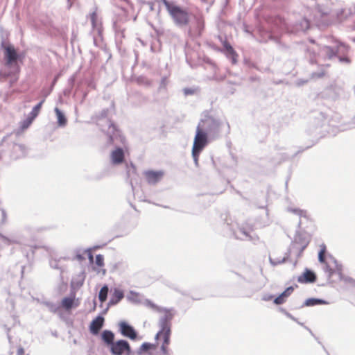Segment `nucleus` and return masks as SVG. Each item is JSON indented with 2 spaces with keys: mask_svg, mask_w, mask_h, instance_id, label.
Listing matches in <instances>:
<instances>
[{
  "mask_svg": "<svg viewBox=\"0 0 355 355\" xmlns=\"http://www.w3.org/2000/svg\"><path fill=\"white\" fill-rule=\"evenodd\" d=\"M130 165H131V167L132 168V169L135 170V165L132 163H131Z\"/></svg>",
  "mask_w": 355,
  "mask_h": 355,
  "instance_id": "09e8293b",
  "label": "nucleus"
},
{
  "mask_svg": "<svg viewBox=\"0 0 355 355\" xmlns=\"http://www.w3.org/2000/svg\"><path fill=\"white\" fill-rule=\"evenodd\" d=\"M50 266L52 268L54 269H60V267L58 266V262L57 260H52L50 261Z\"/></svg>",
  "mask_w": 355,
  "mask_h": 355,
  "instance_id": "72a5a7b5",
  "label": "nucleus"
},
{
  "mask_svg": "<svg viewBox=\"0 0 355 355\" xmlns=\"http://www.w3.org/2000/svg\"><path fill=\"white\" fill-rule=\"evenodd\" d=\"M223 46L226 51V52L230 55L232 58L233 62L235 63L236 60V58L238 56L236 52L234 51L231 44L227 41L224 40L223 42Z\"/></svg>",
  "mask_w": 355,
  "mask_h": 355,
  "instance_id": "6ab92c4d",
  "label": "nucleus"
},
{
  "mask_svg": "<svg viewBox=\"0 0 355 355\" xmlns=\"http://www.w3.org/2000/svg\"><path fill=\"white\" fill-rule=\"evenodd\" d=\"M4 327H5V329H6V331H7L8 339L9 341H10L11 340V336L9 334L10 328L8 327L6 325H5Z\"/></svg>",
  "mask_w": 355,
  "mask_h": 355,
  "instance_id": "a19ab883",
  "label": "nucleus"
},
{
  "mask_svg": "<svg viewBox=\"0 0 355 355\" xmlns=\"http://www.w3.org/2000/svg\"><path fill=\"white\" fill-rule=\"evenodd\" d=\"M123 297V291L119 288H115L108 302V306H113L117 304Z\"/></svg>",
  "mask_w": 355,
  "mask_h": 355,
  "instance_id": "dca6fc26",
  "label": "nucleus"
},
{
  "mask_svg": "<svg viewBox=\"0 0 355 355\" xmlns=\"http://www.w3.org/2000/svg\"><path fill=\"white\" fill-rule=\"evenodd\" d=\"M54 111L56 114L57 123L58 126L64 127L67 123V119L64 114L58 107H55Z\"/></svg>",
  "mask_w": 355,
  "mask_h": 355,
  "instance_id": "f3484780",
  "label": "nucleus"
},
{
  "mask_svg": "<svg viewBox=\"0 0 355 355\" xmlns=\"http://www.w3.org/2000/svg\"><path fill=\"white\" fill-rule=\"evenodd\" d=\"M184 92L186 95H191L194 94L195 90L192 89H184Z\"/></svg>",
  "mask_w": 355,
  "mask_h": 355,
  "instance_id": "c9c22d12",
  "label": "nucleus"
},
{
  "mask_svg": "<svg viewBox=\"0 0 355 355\" xmlns=\"http://www.w3.org/2000/svg\"><path fill=\"white\" fill-rule=\"evenodd\" d=\"M125 153L121 147H116L110 153V162L112 165L117 166L123 163Z\"/></svg>",
  "mask_w": 355,
  "mask_h": 355,
  "instance_id": "1a4fd4ad",
  "label": "nucleus"
},
{
  "mask_svg": "<svg viewBox=\"0 0 355 355\" xmlns=\"http://www.w3.org/2000/svg\"><path fill=\"white\" fill-rule=\"evenodd\" d=\"M108 292V286L107 284L103 285L98 293V300L101 303H103L107 300Z\"/></svg>",
  "mask_w": 355,
  "mask_h": 355,
  "instance_id": "aec40b11",
  "label": "nucleus"
},
{
  "mask_svg": "<svg viewBox=\"0 0 355 355\" xmlns=\"http://www.w3.org/2000/svg\"><path fill=\"white\" fill-rule=\"evenodd\" d=\"M52 87H50L49 89H43L41 92L42 98L46 99V98L52 92Z\"/></svg>",
  "mask_w": 355,
  "mask_h": 355,
  "instance_id": "c756f323",
  "label": "nucleus"
},
{
  "mask_svg": "<svg viewBox=\"0 0 355 355\" xmlns=\"http://www.w3.org/2000/svg\"><path fill=\"white\" fill-rule=\"evenodd\" d=\"M96 17H97V15H96V11H94L93 12H92L90 14V19H91V22L93 26H95Z\"/></svg>",
  "mask_w": 355,
  "mask_h": 355,
  "instance_id": "473e14b6",
  "label": "nucleus"
},
{
  "mask_svg": "<svg viewBox=\"0 0 355 355\" xmlns=\"http://www.w3.org/2000/svg\"><path fill=\"white\" fill-rule=\"evenodd\" d=\"M170 15L173 19L174 22L178 24V6L174 5L168 0H161Z\"/></svg>",
  "mask_w": 355,
  "mask_h": 355,
  "instance_id": "ddd939ff",
  "label": "nucleus"
},
{
  "mask_svg": "<svg viewBox=\"0 0 355 355\" xmlns=\"http://www.w3.org/2000/svg\"><path fill=\"white\" fill-rule=\"evenodd\" d=\"M2 238L4 241H8V239L4 236H2Z\"/></svg>",
  "mask_w": 355,
  "mask_h": 355,
  "instance_id": "de8ad7c7",
  "label": "nucleus"
},
{
  "mask_svg": "<svg viewBox=\"0 0 355 355\" xmlns=\"http://www.w3.org/2000/svg\"><path fill=\"white\" fill-rule=\"evenodd\" d=\"M107 113V109L103 110L97 116L96 124L101 130L106 134L108 142L113 144L118 137H120V132L115 124L108 119Z\"/></svg>",
  "mask_w": 355,
  "mask_h": 355,
  "instance_id": "f03ea898",
  "label": "nucleus"
},
{
  "mask_svg": "<svg viewBox=\"0 0 355 355\" xmlns=\"http://www.w3.org/2000/svg\"><path fill=\"white\" fill-rule=\"evenodd\" d=\"M154 347L155 345L153 344H151L150 343H144L138 349V352L141 354L142 353L148 352V350Z\"/></svg>",
  "mask_w": 355,
  "mask_h": 355,
  "instance_id": "a878e982",
  "label": "nucleus"
},
{
  "mask_svg": "<svg viewBox=\"0 0 355 355\" xmlns=\"http://www.w3.org/2000/svg\"><path fill=\"white\" fill-rule=\"evenodd\" d=\"M8 139V136L4 137L1 142L0 143V159L2 157L3 151L4 150V147H6V144H8L7 141Z\"/></svg>",
  "mask_w": 355,
  "mask_h": 355,
  "instance_id": "cd10ccee",
  "label": "nucleus"
},
{
  "mask_svg": "<svg viewBox=\"0 0 355 355\" xmlns=\"http://www.w3.org/2000/svg\"><path fill=\"white\" fill-rule=\"evenodd\" d=\"M75 81V78L74 76H72L69 79V84H71V85H73V83Z\"/></svg>",
  "mask_w": 355,
  "mask_h": 355,
  "instance_id": "37998d69",
  "label": "nucleus"
},
{
  "mask_svg": "<svg viewBox=\"0 0 355 355\" xmlns=\"http://www.w3.org/2000/svg\"><path fill=\"white\" fill-rule=\"evenodd\" d=\"M130 349V343L123 339L114 341L111 346L110 350L112 355H126V353Z\"/></svg>",
  "mask_w": 355,
  "mask_h": 355,
  "instance_id": "423d86ee",
  "label": "nucleus"
},
{
  "mask_svg": "<svg viewBox=\"0 0 355 355\" xmlns=\"http://www.w3.org/2000/svg\"><path fill=\"white\" fill-rule=\"evenodd\" d=\"M58 77H59V76H55V77L54 78V79H53V82H52V83H51V87H52V89H53V87H54V85H55V83H56V82H57V80H58Z\"/></svg>",
  "mask_w": 355,
  "mask_h": 355,
  "instance_id": "79ce46f5",
  "label": "nucleus"
},
{
  "mask_svg": "<svg viewBox=\"0 0 355 355\" xmlns=\"http://www.w3.org/2000/svg\"><path fill=\"white\" fill-rule=\"evenodd\" d=\"M104 318L101 315H98L90 323L89 331L93 335H98L100 330L102 329L104 324Z\"/></svg>",
  "mask_w": 355,
  "mask_h": 355,
  "instance_id": "9b49d317",
  "label": "nucleus"
},
{
  "mask_svg": "<svg viewBox=\"0 0 355 355\" xmlns=\"http://www.w3.org/2000/svg\"><path fill=\"white\" fill-rule=\"evenodd\" d=\"M27 154L26 147L23 144L13 143L10 157L13 159H19L26 156Z\"/></svg>",
  "mask_w": 355,
  "mask_h": 355,
  "instance_id": "9d476101",
  "label": "nucleus"
},
{
  "mask_svg": "<svg viewBox=\"0 0 355 355\" xmlns=\"http://www.w3.org/2000/svg\"><path fill=\"white\" fill-rule=\"evenodd\" d=\"M161 350L164 354H167L166 345H164V343H162V347H161Z\"/></svg>",
  "mask_w": 355,
  "mask_h": 355,
  "instance_id": "ea45409f",
  "label": "nucleus"
},
{
  "mask_svg": "<svg viewBox=\"0 0 355 355\" xmlns=\"http://www.w3.org/2000/svg\"><path fill=\"white\" fill-rule=\"evenodd\" d=\"M7 220V214L4 209H1V223H5Z\"/></svg>",
  "mask_w": 355,
  "mask_h": 355,
  "instance_id": "f704fd0d",
  "label": "nucleus"
},
{
  "mask_svg": "<svg viewBox=\"0 0 355 355\" xmlns=\"http://www.w3.org/2000/svg\"><path fill=\"white\" fill-rule=\"evenodd\" d=\"M293 288L292 286L288 287L283 293H282L278 297L274 300V303L277 305H280L285 303L287 298L293 292Z\"/></svg>",
  "mask_w": 355,
  "mask_h": 355,
  "instance_id": "4468645a",
  "label": "nucleus"
},
{
  "mask_svg": "<svg viewBox=\"0 0 355 355\" xmlns=\"http://www.w3.org/2000/svg\"><path fill=\"white\" fill-rule=\"evenodd\" d=\"M114 334L110 330L105 329L103 330L101 333L102 340L109 347L114 342Z\"/></svg>",
  "mask_w": 355,
  "mask_h": 355,
  "instance_id": "2eb2a0df",
  "label": "nucleus"
},
{
  "mask_svg": "<svg viewBox=\"0 0 355 355\" xmlns=\"http://www.w3.org/2000/svg\"><path fill=\"white\" fill-rule=\"evenodd\" d=\"M146 303L149 306L157 311L159 313L164 312V315L159 318V326L160 330L155 335V339L158 340L161 336H163V343H164V345H167L169 343L170 322L173 318V315L168 310L159 307L148 300H146Z\"/></svg>",
  "mask_w": 355,
  "mask_h": 355,
  "instance_id": "f257e3e1",
  "label": "nucleus"
},
{
  "mask_svg": "<svg viewBox=\"0 0 355 355\" xmlns=\"http://www.w3.org/2000/svg\"><path fill=\"white\" fill-rule=\"evenodd\" d=\"M68 1V3H69V6H68V8H70L72 6V3L70 2V0H67Z\"/></svg>",
  "mask_w": 355,
  "mask_h": 355,
  "instance_id": "49530a36",
  "label": "nucleus"
},
{
  "mask_svg": "<svg viewBox=\"0 0 355 355\" xmlns=\"http://www.w3.org/2000/svg\"><path fill=\"white\" fill-rule=\"evenodd\" d=\"M87 251L88 252V259H89V260L90 261H93L94 257H93L92 253L91 252L89 249L87 250Z\"/></svg>",
  "mask_w": 355,
  "mask_h": 355,
  "instance_id": "58836bf2",
  "label": "nucleus"
},
{
  "mask_svg": "<svg viewBox=\"0 0 355 355\" xmlns=\"http://www.w3.org/2000/svg\"><path fill=\"white\" fill-rule=\"evenodd\" d=\"M157 206H160V205H158V204H157ZM161 206H162V207H164V208H168V207H167V206H162V205H161Z\"/></svg>",
  "mask_w": 355,
  "mask_h": 355,
  "instance_id": "8fccbe9b",
  "label": "nucleus"
},
{
  "mask_svg": "<svg viewBox=\"0 0 355 355\" xmlns=\"http://www.w3.org/2000/svg\"><path fill=\"white\" fill-rule=\"evenodd\" d=\"M24 349L22 347H19L17 351V355H24Z\"/></svg>",
  "mask_w": 355,
  "mask_h": 355,
  "instance_id": "4c0bfd02",
  "label": "nucleus"
},
{
  "mask_svg": "<svg viewBox=\"0 0 355 355\" xmlns=\"http://www.w3.org/2000/svg\"><path fill=\"white\" fill-rule=\"evenodd\" d=\"M26 355H30V354H27Z\"/></svg>",
  "mask_w": 355,
  "mask_h": 355,
  "instance_id": "3c124183",
  "label": "nucleus"
},
{
  "mask_svg": "<svg viewBox=\"0 0 355 355\" xmlns=\"http://www.w3.org/2000/svg\"><path fill=\"white\" fill-rule=\"evenodd\" d=\"M318 260L323 265L324 270L331 276L337 268V261L330 254H327V247L324 244L320 245Z\"/></svg>",
  "mask_w": 355,
  "mask_h": 355,
  "instance_id": "39448f33",
  "label": "nucleus"
},
{
  "mask_svg": "<svg viewBox=\"0 0 355 355\" xmlns=\"http://www.w3.org/2000/svg\"><path fill=\"white\" fill-rule=\"evenodd\" d=\"M76 257L78 260H82L83 259V257L81 255V254H77L76 255Z\"/></svg>",
  "mask_w": 355,
  "mask_h": 355,
  "instance_id": "c03bdc74",
  "label": "nucleus"
},
{
  "mask_svg": "<svg viewBox=\"0 0 355 355\" xmlns=\"http://www.w3.org/2000/svg\"><path fill=\"white\" fill-rule=\"evenodd\" d=\"M44 103V98H42L40 102H39L36 105H35L31 112L29 113V115L33 118H36L42 108L43 103Z\"/></svg>",
  "mask_w": 355,
  "mask_h": 355,
  "instance_id": "393cba45",
  "label": "nucleus"
},
{
  "mask_svg": "<svg viewBox=\"0 0 355 355\" xmlns=\"http://www.w3.org/2000/svg\"><path fill=\"white\" fill-rule=\"evenodd\" d=\"M127 300L131 302L138 304L141 302L140 295L134 291H130L126 296Z\"/></svg>",
  "mask_w": 355,
  "mask_h": 355,
  "instance_id": "412c9836",
  "label": "nucleus"
},
{
  "mask_svg": "<svg viewBox=\"0 0 355 355\" xmlns=\"http://www.w3.org/2000/svg\"><path fill=\"white\" fill-rule=\"evenodd\" d=\"M315 280L316 276L314 272L307 269L297 278L298 282L302 284L312 283Z\"/></svg>",
  "mask_w": 355,
  "mask_h": 355,
  "instance_id": "f8f14e48",
  "label": "nucleus"
},
{
  "mask_svg": "<svg viewBox=\"0 0 355 355\" xmlns=\"http://www.w3.org/2000/svg\"><path fill=\"white\" fill-rule=\"evenodd\" d=\"M34 119H35V118L31 117V116L28 114L27 118L21 122V128L22 129L28 128L30 126V125L33 123Z\"/></svg>",
  "mask_w": 355,
  "mask_h": 355,
  "instance_id": "bb28decb",
  "label": "nucleus"
},
{
  "mask_svg": "<svg viewBox=\"0 0 355 355\" xmlns=\"http://www.w3.org/2000/svg\"><path fill=\"white\" fill-rule=\"evenodd\" d=\"M167 85V78L166 77H164L160 83L159 90L161 92L162 89H164L166 88V86Z\"/></svg>",
  "mask_w": 355,
  "mask_h": 355,
  "instance_id": "7c9ffc66",
  "label": "nucleus"
},
{
  "mask_svg": "<svg viewBox=\"0 0 355 355\" xmlns=\"http://www.w3.org/2000/svg\"><path fill=\"white\" fill-rule=\"evenodd\" d=\"M126 355H141L140 353H139L138 350L137 352L132 351L130 348L128 353H126Z\"/></svg>",
  "mask_w": 355,
  "mask_h": 355,
  "instance_id": "e433bc0d",
  "label": "nucleus"
},
{
  "mask_svg": "<svg viewBox=\"0 0 355 355\" xmlns=\"http://www.w3.org/2000/svg\"><path fill=\"white\" fill-rule=\"evenodd\" d=\"M324 51L327 54L329 55V56L335 55V52L334 51V50L329 46H324Z\"/></svg>",
  "mask_w": 355,
  "mask_h": 355,
  "instance_id": "2f4dec72",
  "label": "nucleus"
},
{
  "mask_svg": "<svg viewBox=\"0 0 355 355\" xmlns=\"http://www.w3.org/2000/svg\"><path fill=\"white\" fill-rule=\"evenodd\" d=\"M325 300L320 299L310 298L305 301L304 304L307 306H312L318 304H327Z\"/></svg>",
  "mask_w": 355,
  "mask_h": 355,
  "instance_id": "b1692460",
  "label": "nucleus"
},
{
  "mask_svg": "<svg viewBox=\"0 0 355 355\" xmlns=\"http://www.w3.org/2000/svg\"><path fill=\"white\" fill-rule=\"evenodd\" d=\"M272 298V296H269L267 297H264L263 300L266 301L270 300Z\"/></svg>",
  "mask_w": 355,
  "mask_h": 355,
  "instance_id": "a18cd8bd",
  "label": "nucleus"
},
{
  "mask_svg": "<svg viewBox=\"0 0 355 355\" xmlns=\"http://www.w3.org/2000/svg\"><path fill=\"white\" fill-rule=\"evenodd\" d=\"M1 47L4 50L5 66L10 69V72L5 74V76L15 75L19 71L18 61L21 60V55L17 52L12 44H6L4 41L1 42Z\"/></svg>",
  "mask_w": 355,
  "mask_h": 355,
  "instance_id": "7ed1b4c3",
  "label": "nucleus"
},
{
  "mask_svg": "<svg viewBox=\"0 0 355 355\" xmlns=\"http://www.w3.org/2000/svg\"><path fill=\"white\" fill-rule=\"evenodd\" d=\"M144 175L148 184L155 185L162 180L164 172L162 170H146L144 171Z\"/></svg>",
  "mask_w": 355,
  "mask_h": 355,
  "instance_id": "6e6552de",
  "label": "nucleus"
},
{
  "mask_svg": "<svg viewBox=\"0 0 355 355\" xmlns=\"http://www.w3.org/2000/svg\"><path fill=\"white\" fill-rule=\"evenodd\" d=\"M96 264L99 266L102 267L104 265V257L102 254H97L96 256V260H95Z\"/></svg>",
  "mask_w": 355,
  "mask_h": 355,
  "instance_id": "c85d7f7f",
  "label": "nucleus"
},
{
  "mask_svg": "<svg viewBox=\"0 0 355 355\" xmlns=\"http://www.w3.org/2000/svg\"><path fill=\"white\" fill-rule=\"evenodd\" d=\"M41 304L46 306L50 312L54 313H56L60 308V306L58 304L49 301H42Z\"/></svg>",
  "mask_w": 355,
  "mask_h": 355,
  "instance_id": "4be33fe9",
  "label": "nucleus"
},
{
  "mask_svg": "<svg viewBox=\"0 0 355 355\" xmlns=\"http://www.w3.org/2000/svg\"><path fill=\"white\" fill-rule=\"evenodd\" d=\"M118 325L119 331L123 336L126 337L132 340H137L138 337V333L135 329L128 322L124 320L120 321Z\"/></svg>",
  "mask_w": 355,
  "mask_h": 355,
  "instance_id": "0eeeda50",
  "label": "nucleus"
},
{
  "mask_svg": "<svg viewBox=\"0 0 355 355\" xmlns=\"http://www.w3.org/2000/svg\"><path fill=\"white\" fill-rule=\"evenodd\" d=\"M189 13L179 8V24H187L189 22Z\"/></svg>",
  "mask_w": 355,
  "mask_h": 355,
  "instance_id": "5701e85b",
  "label": "nucleus"
},
{
  "mask_svg": "<svg viewBox=\"0 0 355 355\" xmlns=\"http://www.w3.org/2000/svg\"><path fill=\"white\" fill-rule=\"evenodd\" d=\"M207 142V133L202 128L198 126L192 148V155L196 163L198 162L199 155Z\"/></svg>",
  "mask_w": 355,
  "mask_h": 355,
  "instance_id": "20e7f679",
  "label": "nucleus"
},
{
  "mask_svg": "<svg viewBox=\"0 0 355 355\" xmlns=\"http://www.w3.org/2000/svg\"><path fill=\"white\" fill-rule=\"evenodd\" d=\"M75 296L65 297L62 300L61 306L66 311L71 310L74 304Z\"/></svg>",
  "mask_w": 355,
  "mask_h": 355,
  "instance_id": "a211bd4d",
  "label": "nucleus"
}]
</instances>
